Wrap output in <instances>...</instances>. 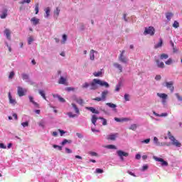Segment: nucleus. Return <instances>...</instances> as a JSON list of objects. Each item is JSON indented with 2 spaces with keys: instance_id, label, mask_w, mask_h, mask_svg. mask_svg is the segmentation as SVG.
Listing matches in <instances>:
<instances>
[{
  "instance_id": "f257e3e1",
  "label": "nucleus",
  "mask_w": 182,
  "mask_h": 182,
  "mask_svg": "<svg viewBox=\"0 0 182 182\" xmlns=\"http://www.w3.org/2000/svg\"><path fill=\"white\" fill-rule=\"evenodd\" d=\"M97 85L102 87H106V89L110 87V85H109L107 82L99 79L92 80V82L90 84L89 82H85L82 84V89H87V87H90V90H97L99 88Z\"/></svg>"
},
{
  "instance_id": "f03ea898",
  "label": "nucleus",
  "mask_w": 182,
  "mask_h": 182,
  "mask_svg": "<svg viewBox=\"0 0 182 182\" xmlns=\"http://www.w3.org/2000/svg\"><path fill=\"white\" fill-rule=\"evenodd\" d=\"M98 119L102 120V126H107V120L106 119L102 117H97L96 114H93L91 118V122L94 126H96V122H97Z\"/></svg>"
},
{
  "instance_id": "7ed1b4c3",
  "label": "nucleus",
  "mask_w": 182,
  "mask_h": 182,
  "mask_svg": "<svg viewBox=\"0 0 182 182\" xmlns=\"http://www.w3.org/2000/svg\"><path fill=\"white\" fill-rule=\"evenodd\" d=\"M21 77L23 80L26 82V83H28L29 85H34L35 82L31 79V77H29V74L26 73H22L21 74Z\"/></svg>"
},
{
  "instance_id": "20e7f679",
  "label": "nucleus",
  "mask_w": 182,
  "mask_h": 182,
  "mask_svg": "<svg viewBox=\"0 0 182 182\" xmlns=\"http://www.w3.org/2000/svg\"><path fill=\"white\" fill-rule=\"evenodd\" d=\"M58 84L68 86V75L65 74L64 75H60V79L58 80Z\"/></svg>"
},
{
  "instance_id": "39448f33",
  "label": "nucleus",
  "mask_w": 182,
  "mask_h": 182,
  "mask_svg": "<svg viewBox=\"0 0 182 182\" xmlns=\"http://www.w3.org/2000/svg\"><path fill=\"white\" fill-rule=\"evenodd\" d=\"M154 160H155V161H159L161 163V165L162 166V167H167V166H168V162L164 161V159H161V158H159L156 156H153Z\"/></svg>"
},
{
  "instance_id": "423d86ee",
  "label": "nucleus",
  "mask_w": 182,
  "mask_h": 182,
  "mask_svg": "<svg viewBox=\"0 0 182 182\" xmlns=\"http://www.w3.org/2000/svg\"><path fill=\"white\" fill-rule=\"evenodd\" d=\"M117 154H118L119 157L120 158L121 161H124V158H123V157L129 156V153L124 152L122 150L117 151Z\"/></svg>"
},
{
  "instance_id": "0eeeda50",
  "label": "nucleus",
  "mask_w": 182,
  "mask_h": 182,
  "mask_svg": "<svg viewBox=\"0 0 182 182\" xmlns=\"http://www.w3.org/2000/svg\"><path fill=\"white\" fill-rule=\"evenodd\" d=\"M156 95L158 96V97H160L161 99H162V104L163 105H166V100H167V97L168 95L166 93H157Z\"/></svg>"
},
{
  "instance_id": "6e6552de",
  "label": "nucleus",
  "mask_w": 182,
  "mask_h": 182,
  "mask_svg": "<svg viewBox=\"0 0 182 182\" xmlns=\"http://www.w3.org/2000/svg\"><path fill=\"white\" fill-rule=\"evenodd\" d=\"M173 85H174V82H173V81L167 82L165 83V85L163 84L164 86L167 87V89L170 90L171 93H173V92H174V87L173 86Z\"/></svg>"
},
{
  "instance_id": "1a4fd4ad",
  "label": "nucleus",
  "mask_w": 182,
  "mask_h": 182,
  "mask_svg": "<svg viewBox=\"0 0 182 182\" xmlns=\"http://www.w3.org/2000/svg\"><path fill=\"white\" fill-rule=\"evenodd\" d=\"M144 33V35H151V36H153V35H154V28L151 26H149V28H145Z\"/></svg>"
},
{
  "instance_id": "9d476101",
  "label": "nucleus",
  "mask_w": 182,
  "mask_h": 182,
  "mask_svg": "<svg viewBox=\"0 0 182 182\" xmlns=\"http://www.w3.org/2000/svg\"><path fill=\"white\" fill-rule=\"evenodd\" d=\"M17 93L20 97H22V96H25V93H26V90L22 88V87H18Z\"/></svg>"
},
{
  "instance_id": "9b49d317",
  "label": "nucleus",
  "mask_w": 182,
  "mask_h": 182,
  "mask_svg": "<svg viewBox=\"0 0 182 182\" xmlns=\"http://www.w3.org/2000/svg\"><path fill=\"white\" fill-rule=\"evenodd\" d=\"M171 141V144H172V146H175V147H181V143L178 141V140L176 139L175 137L172 138Z\"/></svg>"
},
{
  "instance_id": "f8f14e48",
  "label": "nucleus",
  "mask_w": 182,
  "mask_h": 182,
  "mask_svg": "<svg viewBox=\"0 0 182 182\" xmlns=\"http://www.w3.org/2000/svg\"><path fill=\"white\" fill-rule=\"evenodd\" d=\"M154 144L156 145V146H170V143H168V144H166V143H164V144H163V143H160L159 141V139L156 137V136H155V137H154Z\"/></svg>"
},
{
  "instance_id": "ddd939ff",
  "label": "nucleus",
  "mask_w": 182,
  "mask_h": 182,
  "mask_svg": "<svg viewBox=\"0 0 182 182\" xmlns=\"http://www.w3.org/2000/svg\"><path fill=\"white\" fill-rule=\"evenodd\" d=\"M119 134L118 133H115V134H111L109 135H107V140H112L114 141L116 140V138L118 137Z\"/></svg>"
},
{
  "instance_id": "4468645a",
  "label": "nucleus",
  "mask_w": 182,
  "mask_h": 182,
  "mask_svg": "<svg viewBox=\"0 0 182 182\" xmlns=\"http://www.w3.org/2000/svg\"><path fill=\"white\" fill-rule=\"evenodd\" d=\"M9 104L11 105L12 106H15L16 105V100L12 98V95H11V92H9Z\"/></svg>"
},
{
  "instance_id": "2eb2a0df",
  "label": "nucleus",
  "mask_w": 182,
  "mask_h": 182,
  "mask_svg": "<svg viewBox=\"0 0 182 182\" xmlns=\"http://www.w3.org/2000/svg\"><path fill=\"white\" fill-rule=\"evenodd\" d=\"M119 62H122V63H127V62H129V60L127 59V58L123 55V54L119 55Z\"/></svg>"
},
{
  "instance_id": "dca6fc26",
  "label": "nucleus",
  "mask_w": 182,
  "mask_h": 182,
  "mask_svg": "<svg viewBox=\"0 0 182 182\" xmlns=\"http://www.w3.org/2000/svg\"><path fill=\"white\" fill-rule=\"evenodd\" d=\"M8 16V9H4L1 11V14H0L1 19H5Z\"/></svg>"
},
{
  "instance_id": "f3484780",
  "label": "nucleus",
  "mask_w": 182,
  "mask_h": 182,
  "mask_svg": "<svg viewBox=\"0 0 182 182\" xmlns=\"http://www.w3.org/2000/svg\"><path fill=\"white\" fill-rule=\"evenodd\" d=\"M108 95H109V90H105L103 92H102L101 97L102 99V102H105L106 97H107Z\"/></svg>"
},
{
  "instance_id": "a211bd4d",
  "label": "nucleus",
  "mask_w": 182,
  "mask_h": 182,
  "mask_svg": "<svg viewBox=\"0 0 182 182\" xmlns=\"http://www.w3.org/2000/svg\"><path fill=\"white\" fill-rule=\"evenodd\" d=\"M4 33L6 35V39H8V41H11V30L6 28L4 31Z\"/></svg>"
},
{
  "instance_id": "6ab92c4d",
  "label": "nucleus",
  "mask_w": 182,
  "mask_h": 182,
  "mask_svg": "<svg viewBox=\"0 0 182 182\" xmlns=\"http://www.w3.org/2000/svg\"><path fill=\"white\" fill-rule=\"evenodd\" d=\"M53 97L58 99L59 102H60L61 103H65L66 102V100H65V98L60 97V95H58V94H53Z\"/></svg>"
},
{
  "instance_id": "aec40b11",
  "label": "nucleus",
  "mask_w": 182,
  "mask_h": 182,
  "mask_svg": "<svg viewBox=\"0 0 182 182\" xmlns=\"http://www.w3.org/2000/svg\"><path fill=\"white\" fill-rule=\"evenodd\" d=\"M156 63L157 68H159V69H164L166 68L164 63L159 61V60H156Z\"/></svg>"
},
{
  "instance_id": "412c9836",
  "label": "nucleus",
  "mask_w": 182,
  "mask_h": 182,
  "mask_svg": "<svg viewBox=\"0 0 182 182\" xmlns=\"http://www.w3.org/2000/svg\"><path fill=\"white\" fill-rule=\"evenodd\" d=\"M87 110H89L90 112H91L92 113H94L95 114H99V110H97L96 109H95V107H86Z\"/></svg>"
},
{
  "instance_id": "4be33fe9",
  "label": "nucleus",
  "mask_w": 182,
  "mask_h": 182,
  "mask_svg": "<svg viewBox=\"0 0 182 182\" xmlns=\"http://www.w3.org/2000/svg\"><path fill=\"white\" fill-rule=\"evenodd\" d=\"M153 114H154V116H156V117H167V116H168V114L167 112H164L162 114H157V112H153Z\"/></svg>"
},
{
  "instance_id": "5701e85b",
  "label": "nucleus",
  "mask_w": 182,
  "mask_h": 182,
  "mask_svg": "<svg viewBox=\"0 0 182 182\" xmlns=\"http://www.w3.org/2000/svg\"><path fill=\"white\" fill-rule=\"evenodd\" d=\"M113 66L116 68V69H118V70H119V73H122V72H123V67L122 66V65L117 63H114L113 64Z\"/></svg>"
},
{
  "instance_id": "b1692460",
  "label": "nucleus",
  "mask_w": 182,
  "mask_h": 182,
  "mask_svg": "<svg viewBox=\"0 0 182 182\" xmlns=\"http://www.w3.org/2000/svg\"><path fill=\"white\" fill-rule=\"evenodd\" d=\"M115 122H117L118 123H122L123 122H129V118H118L114 117Z\"/></svg>"
},
{
  "instance_id": "393cba45",
  "label": "nucleus",
  "mask_w": 182,
  "mask_h": 182,
  "mask_svg": "<svg viewBox=\"0 0 182 182\" xmlns=\"http://www.w3.org/2000/svg\"><path fill=\"white\" fill-rule=\"evenodd\" d=\"M95 53H97V51L95 50H91L90 52V60H95Z\"/></svg>"
},
{
  "instance_id": "a878e982",
  "label": "nucleus",
  "mask_w": 182,
  "mask_h": 182,
  "mask_svg": "<svg viewBox=\"0 0 182 182\" xmlns=\"http://www.w3.org/2000/svg\"><path fill=\"white\" fill-rule=\"evenodd\" d=\"M28 99H29L31 103H33V105H34L35 107H39V104H38L36 102H35L33 100V97L29 96Z\"/></svg>"
},
{
  "instance_id": "bb28decb",
  "label": "nucleus",
  "mask_w": 182,
  "mask_h": 182,
  "mask_svg": "<svg viewBox=\"0 0 182 182\" xmlns=\"http://www.w3.org/2000/svg\"><path fill=\"white\" fill-rule=\"evenodd\" d=\"M163 46V39L159 38V42L154 46L155 49H159V48H161Z\"/></svg>"
},
{
  "instance_id": "cd10ccee",
  "label": "nucleus",
  "mask_w": 182,
  "mask_h": 182,
  "mask_svg": "<svg viewBox=\"0 0 182 182\" xmlns=\"http://www.w3.org/2000/svg\"><path fill=\"white\" fill-rule=\"evenodd\" d=\"M60 13V9H59V8L57 7L56 9L54 11V18H56V19H58V16H59Z\"/></svg>"
},
{
  "instance_id": "c85d7f7f",
  "label": "nucleus",
  "mask_w": 182,
  "mask_h": 182,
  "mask_svg": "<svg viewBox=\"0 0 182 182\" xmlns=\"http://www.w3.org/2000/svg\"><path fill=\"white\" fill-rule=\"evenodd\" d=\"M75 100L78 105H80V106L83 105L85 103V101H83L82 98H75Z\"/></svg>"
},
{
  "instance_id": "c756f323",
  "label": "nucleus",
  "mask_w": 182,
  "mask_h": 182,
  "mask_svg": "<svg viewBox=\"0 0 182 182\" xmlns=\"http://www.w3.org/2000/svg\"><path fill=\"white\" fill-rule=\"evenodd\" d=\"M72 107L74 109L75 113H77V114H79V113H80L79 108L77 107L76 104L72 103Z\"/></svg>"
},
{
  "instance_id": "7c9ffc66",
  "label": "nucleus",
  "mask_w": 182,
  "mask_h": 182,
  "mask_svg": "<svg viewBox=\"0 0 182 182\" xmlns=\"http://www.w3.org/2000/svg\"><path fill=\"white\" fill-rule=\"evenodd\" d=\"M31 21L33 25H38L39 23V18H36V17H33Z\"/></svg>"
},
{
  "instance_id": "2f4dec72",
  "label": "nucleus",
  "mask_w": 182,
  "mask_h": 182,
  "mask_svg": "<svg viewBox=\"0 0 182 182\" xmlns=\"http://www.w3.org/2000/svg\"><path fill=\"white\" fill-rule=\"evenodd\" d=\"M129 130H133L134 132H136L137 129V124H132L131 126L129 127Z\"/></svg>"
},
{
  "instance_id": "473e14b6",
  "label": "nucleus",
  "mask_w": 182,
  "mask_h": 182,
  "mask_svg": "<svg viewBox=\"0 0 182 182\" xmlns=\"http://www.w3.org/2000/svg\"><path fill=\"white\" fill-rule=\"evenodd\" d=\"M106 105L111 109H116V107H117V105H116V104H113L112 102H107Z\"/></svg>"
},
{
  "instance_id": "72a5a7b5",
  "label": "nucleus",
  "mask_w": 182,
  "mask_h": 182,
  "mask_svg": "<svg viewBox=\"0 0 182 182\" xmlns=\"http://www.w3.org/2000/svg\"><path fill=\"white\" fill-rule=\"evenodd\" d=\"M38 93L39 95H41V96L43 97V98L44 99V100H46V95H45V91L42 90H38Z\"/></svg>"
},
{
  "instance_id": "f704fd0d",
  "label": "nucleus",
  "mask_w": 182,
  "mask_h": 182,
  "mask_svg": "<svg viewBox=\"0 0 182 182\" xmlns=\"http://www.w3.org/2000/svg\"><path fill=\"white\" fill-rule=\"evenodd\" d=\"M66 41H68V36L64 34L63 35V40L61 41L62 45H65V43H66Z\"/></svg>"
},
{
  "instance_id": "c9c22d12",
  "label": "nucleus",
  "mask_w": 182,
  "mask_h": 182,
  "mask_svg": "<svg viewBox=\"0 0 182 182\" xmlns=\"http://www.w3.org/2000/svg\"><path fill=\"white\" fill-rule=\"evenodd\" d=\"M122 81H119L118 84L116 85L115 92H119L120 90V87H122Z\"/></svg>"
},
{
  "instance_id": "e433bc0d",
  "label": "nucleus",
  "mask_w": 182,
  "mask_h": 182,
  "mask_svg": "<svg viewBox=\"0 0 182 182\" xmlns=\"http://www.w3.org/2000/svg\"><path fill=\"white\" fill-rule=\"evenodd\" d=\"M70 144V143H72V140H68V139H64L62 142H61V146H65V144Z\"/></svg>"
},
{
  "instance_id": "4c0bfd02",
  "label": "nucleus",
  "mask_w": 182,
  "mask_h": 182,
  "mask_svg": "<svg viewBox=\"0 0 182 182\" xmlns=\"http://www.w3.org/2000/svg\"><path fill=\"white\" fill-rule=\"evenodd\" d=\"M166 19L168 21H171V17L173 16V13H166Z\"/></svg>"
},
{
  "instance_id": "58836bf2",
  "label": "nucleus",
  "mask_w": 182,
  "mask_h": 182,
  "mask_svg": "<svg viewBox=\"0 0 182 182\" xmlns=\"http://www.w3.org/2000/svg\"><path fill=\"white\" fill-rule=\"evenodd\" d=\"M102 71L95 72V73H93V75H94L95 77H99L102 76Z\"/></svg>"
},
{
  "instance_id": "ea45409f",
  "label": "nucleus",
  "mask_w": 182,
  "mask_h": 182,
  "mask_svg": "<svg viewBox=\"0 0 182 182\" xmlns=\"http://www.w3.org/2000/svg\"><path fill=\"white\" fill-rule=\"evenodd\" d=\"M27 41H28V45H32V42H33V41H35V39L33 38V37L30 36L27 38Z\"/></svg>"
},
{
  "instance_id": "a19ab883",
  "label": "nucleus",
  "mask_w": 182,
  "mask_h": 182,
  "mask_svg": "<svg viewBox=\"0 0 182 182\" xmlns=\"http://www.w3.org/2000/svg\"><path fill=\"white\" fill-rule=\"evenodd\" d=\"M106 149H112V150H117V148L114 145H107Z\"/></svg>"
},
{
  "instance_id": "79ce46f5",
  "label": "nucleus",
  "mask_w": 182,
  "mask_h": 182,
  "mask_svg": "<svg viewBox=\"0 0 182 182\" xmlns=\"http://www.w3.org/2000/svg\"><path fill=\"white\" fill-rule=\"evenodd\" d=\"M68 116L72 119V118H74V117H77V115L76 114H73L72 112H68L67 113Z\"/></svg>"
},
{
  "instance_id": "37998d69",
  "label": "nucleus",
  "mask_w": 182,
  "mask_h": 182,
  "mask_svg": "<svg viewBox=\"0 0 182 182\" xmlns=\"http://www.w3.org/2000/svg\"><path fill=\"white\" fill-rule=\"evenodd\" d=\"M160 59H161L162 60L164 59H168V55H167L166 53H163V54L161 55Z\"/></svg>"
},
{
  "instance_id": "c03bdc74",
  "label": "nucleus",
  "mask_w": 182,
  "mask_h": 182,
  "mask_svg": "<svg viewBox=\"0 0 182 182\" xmlns=\"http://www.w3.org/2000/svg\"><path fill=\"white\" fill-rule=\"evenodd\" d=\"M53 149H56L59 151H62V146L56 144L53 145Z\"/></svg>"
},
{
  "instance_id": "a18cd8bd",
  "label": "nucleus",
  "mask_w": 182,
  "mask_h": 182,
  "mask_svg": "<svg viewBox=\"0 0 182 182\" xmlns=\"http://www.w3.org/2000/svg\"><path fill=\"white\" fill-rule=\"evenodd\" d=\"M50 10L49 9V8L46 9V15L44 16L45 18H49V16L50 15Z\"/></svg>"
},
{
  "instance_id": "49530a36",
  "label": "nucleus",
  "mask_w": 182,
  "mask_h": 182,
  "mask_svg": "<svg viewBox=\"0 0 182 182\" xmlns=\"http://www.w3.org/2000/svg\"><path fill=\"white\" fill-rule=\"evenodd\" d=\"M125 102H129L130 101V95L129 94H125L124 96Z\"/></svg>"
},
{
  "instance_id": "de8ad7c7",
  "label": "nucleus",
  "mask_w": 182,
  "mask_h": 182,
  "mask_svg": "<svg viewBox=\"0 0 182 182\" xmlns=\"http://www.w3.org/2000/svg\"><path fill=\"white\" fill-rule=\"evenodd\" d=\"M35 11H36V15H38V14H39V3H37L36 4Z\"/></svg>"
},
{
  "instance_id": "09e8293b",
  "label": "nucleus",
  "mask_w": 182,
  "mask_h": 182,
  "mask_svg": "<svg viewBox=\"0 0 182 182\" xmlns=\"http://www.w3.org/2000/svg\"><path fill=\"white\" fill-rule=\"evenodd\" d=\"M141 143H142V144H149V143H150V138L141 141Z\"/></svg>"
},
{
  "instance_id": "8fccbe9b",
  "label": "nucleus",
  "mask_w": 182,
  "mask_h": 182,
  "mask_svg": "<svg viewBox=\"0 0 182 182\" xmlns=\"http://www.w3.org/2000/svg\"><path fill=\"white\" fill-rule=\"evenodd\" d=\"M38 126H40V127H42L43 129H45V121L41 120L39 122Z\"/></svg>"
},
{
  "instance_id": "3c124183",
  "label": "nucleus",
  "mask_w": 182,
  "mask_h": 182,
  "mask_svg": "<svg viewBox=\"0 0 182 182\" xmlns=\"http://www.w3.org/2000/svg\"><path fill=\"white\" fill-rule=\"evenodd\" d=\"M166 65H170L173 63V59L169 58L165 62Z\"/></svg>"
},
{
  "instance_id": "603ef678",
  "label": "nucleus",
  "mask_w": 182,
  "mask_h": 182,
  "mask_svg": "<svg viewBox=\"0 0 182 182\" xmlns=\"http://www.w3.org/2000/svg\"><path fill=\"white\" fill-rule=\"evenodd\" d=\"M178 26H180V23L177 21H175L173 23V27L177 28Z\"/></svg>"
},
{
  "instance_id": "864d4df0",
  "label": "nucleus",
  "mask_w": 182,
  "mask_h": 182,
  "mask_svg": "<svg viewBox=\"0 0 182 182\" xmlns=\"http://www.w3.org/2000/svg\"><path fill=\"white\" fill-rule=\"evenodd\" d=\"M20 4L21 5H23L25 4H31V0H22Z\"/></svg>"
},
{
  "instance_id": "5fc2aeb1",
  "label": "nucleus",
  "mask_w": 182,
  "mask_h": 182,
  "mask_svg": "<svg viewBox=\"0 0 182 182\" xmlns=\"http://www.w3.org/2000/svg\"><path fill=\"white\" fill-rule=\"evenodd\" d=\"M14 76H15V72L11 71L9 75V79H14Z\"/></svg>"
},
{
  "instance_id": "6e6d98bb",
  "label": "nucleus",
  "mask_w": 182,
  "mask_h": 182,
  "mask_svg": "<svg viewBox=\"0 0 182 182\" xmlns=\"http://www.w3.org/2000/svg\"><path fill=\"white\" fill-rule=\"evenodd\" d=\"M21 126H23V127H28L29 126V122L26 121L21 123Z\"/></svg>"
},
{
  "instance_id": "4d7b16f0",
  "label": "nucleus",
  "mask_w": 182,
  "mask_h": 182,
  "mask_svg": "<svg viewBox=\"0 0 182 182\" xmlns=\"http://www.w3.org/2000/svg\"><path fill=\"white\" fill-rule=\"evenodd\" d=\"M92 100H95L96 102H102V101H103V99L102 98V97H97L92 99Z\"/></svg>"
},
{
  "instance_id": "13d9d810",
  "label": "nucleus",
  "mask_w": 182,
  "mask_h": 182,
  "mask_svg": "<svg viewBox=\"0 0 182 182\" xmlns=\"http://www.w3.org/2000/svg\"><path fill=\"white\" fill-rule=\"evenodd\" d=\"M168 137L169 140H171L172 138H174V136L171 135V132L170 131L168 132Z\"/></svg>"
},
{
  "instance_id": "bf43d9fd",
  "label": "nucleus",
  "mask_w": 182,
  "mask_h": 182,
  "mask_svg": "<svg viewBox=\"0 0 182 182\" xmlns=\"http://www.w3.org/2000/svg\"><path fill=\"white\" fill-rule=\"evenodd\" d=\"M148 168H149V166L148 165H144L142 166L141 171H146V170H147Z\"/></svg>"
},
{
  "instance_id": "052dcab7",
  "label": "nucleus",
  "mask_w": 182,
  "mask_h": 182,
  "mask_svg": "<svg viewBox=\"0 0 182 182\" xmlns=\"http://www.w3.org/2000/svg\"><path fill=\"white\" fill-rule=\"evenodd\" d=\"M96 173H97L98 174H102V173H103V169L97 168L96 169Z\"/></svg>"
},
{
  "instance_id": "680f3d73",
  "label": "nucleus",
  "mask_w": 182,
  "mask_h": 182,
  "mask_svg": "<svg viewBox=\"0 0 182 182\" xmlns=\"http://www.w3.org/2000/svg\"><path fill=\"white\" fill-rule=\"evenodd\" d=\"M76 136L78 137V139H83V135L79 132L76 133Z\"/></svg>"
},
{
  "instance_id": "e2e57ef3",
  "label": "nucleus",
  "mask_w": 182,
  "mask_h": 182,
  "mask_svg": "<svg viewBox=\"0 0 182 182\" xmlns=\"http://www.w3.org/2000/svg\"><path fill=\"white\" fill-rule=\"evenodd\" d=\"M65 152L68 153V154H70L73 151L72 149L69 148H65Z\"/></svg>"
},
{
  "instance_id": "0e129e2a",
  "label": "nucleus",
  "mask_w": 182,
  "mask_h": 182,
  "mask_svg": "<svg viewBox=\"0 0 182 182\" xmlns=\"http://www.w3.org/2000/svg\"><path fill=\"white\" fill-rule=\"evenodd\" d=\"M58 132H60V136H63L65 134V133H66V132H65L64 130L62 129H58Z\"/></svg>"
},
{
  "instance_id": "69168bd1",
  "label": "nucleus",
  "mask_w": 182,
  "mask_h": 182,
  "mask_svg": "<svg viewBox=\"0 0 182 182\" xmlns=\"http://www.w3.org/2000/svg\"><path fill=\"white\" fill-rule=\"evenodd\" d=\"M173 48V53H177L178 52V50L176 47H172Z\"/></svg>"
},
{
  "instance_id": "338daca9",
  "label": "nucleus",
  "mask_w": 182,
  "mask_h": 182,
  "mask_svg": "<svg viewBox=\"0 0 182 182\" xmlns=\"http://www.w3.org/2000/svg\"><path fill=\"white\" fill-rule=\"evenodd\" d=\"M90 156H97V153L91 151L90 152Z\"/></svg>"
},
{
  "instance_id": "774afa93",
  "label": "nucleus",
  "mask_w": 182,
  "mask_h": 182,
  "mask_svg": "<svg viewBox=\"0 0 182 182\" xmlns=\"http://www.w3.org/2000/svg\"><path fill=\"white\" fill-rule=\"evenodd\" d=\"M155 79H156V80H161V75H156V76L155 77Z\"/></svg>"
}]
</instances>
